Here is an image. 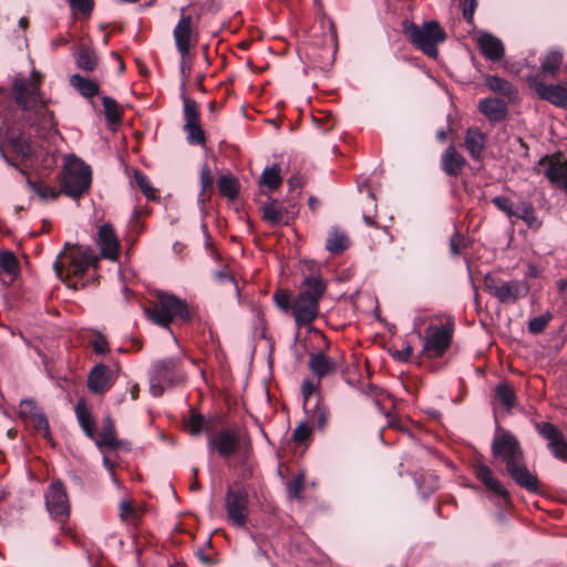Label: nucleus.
Returning a JSON list of instances; mask_svg holds the SVG:
<instances>
[{
  "instance_id": "nucleus-1",
  "label": "nucleus",
  "mask_w": 567,
  "mask_h": 567,
  "mask_svg": "<svg viewBox=\"0 0 567 567\" xmlns=\"http://www.w3.org/2000/svg\"><path fill=\"white\" fill-rule=\"evenodd\" d=\"M492 455L504 462L507 474L519 487L534 494L539 492V480L527 467L519 440L499 425H496L492 441Z\"/></svg>"
},
{
  "instance_id": "nucleus-2",
  "label": "nucleus",
  "mask_w": 567,
  "mask_h": 567,
  "mask_svg": "<svg viewBox=\"0 0 567 567\" xmlns=\"http://www.w3.org/2000/svg\"><path fill=\"white\" fill-rule=\"evenodd\" d=\"M324 291V281L318 276H309L293 299L288 290L277 289L272 300L284 313L292 315L297 327L301 328L310 326L318 318L319 301Z\"/></svg>"
},
{
  "instance_id": "nucleus-3",
  "label": "nucleus",
  "mask_w": 567,
  "mask_h": 567,
  "mask_svg": "<svg viewBox=\"0 0 567 567\" xmlns=\"http://www.w3.org/2000/svg\"><path fill=\"white\" fill-rule=\"evenodd\" d=\"M152 306L145 309V315L153 323L168 328L175 320L187 322L192 313L187 302L174 293L157 290Z\"/></svg>"
},
{
  "instance_id": "nucleus-4",
  "label": "nucleus",
  "mask_w": 567,
  "mask_h": 567,
  "mask_svg": "<svg viewBox=\"0 0 567 567\" xmlns=\"http://www.w3.org/2000/svg\"><path fill=\"white\" fill-rule=\"evenodd\" d=\"M59 181L62 194L78 200L89 192L92 183V172L90 166L81 158L69 155L65 158Z\"/></svg>"
},
{
  "instance_id": "nucleus-5",
  "label": "nucleus",
  "mask_w": 567,
  "mask_h": 567,
  "mask_svg": "<svg viewBox=\"0 0 567 567\" xmlns=\"http://www.w3.org/2000/svg\"><path fill=\"white\" fill-rule=\"evenodd\" d=\"M402 30L408 40L424 54L436 58L437 45L446 39V33L435 20L417 25L412 21L404 20Z\"/></svg>"
},
{
  "instance_id": "nucleus-6",
  "label": "nucleus",
  "mask_w": 567,
  "mask_h": 567,
  "mask_svg": "<svg viewBox=\"0 0 567 567\" xmlns=\"http://www.w3.org/2000/svg\"><path fill=\"white\" fill-rule=\"evenodd\" d=\"M43 75L37 70H32L30 79L22 74H17L12 81V94L16 103L24 111H33L43 103V93L41 84Z\"/></svg>"
},
{
  "instance_id": "nucleus-7",
  "label": "nucleus",
  "mask_w": 567,
  "mask_h": 567,
  "mask_svg": "<svg viewBox=\"0 0 567 567\" xmlns=\"http://www.w3.org/2000/svg\"><path fill=\"white\" fill-rule=\"evenodd\" d=\"M454 320L447 318L441 326H430L425 330L423 353L430 359L441 358L452 343Z\"/></svg>"
},
{
  "instance_id": "nucleus-8",
  "label": "nucleus",
  "mask_w": 567,
  "mask_h": 567,
  "mask_svg": "<svg viewBox=\"0 0 567 567\" xmlns=\"http://www.w3.org/2000/svg\"><path fill=\"white\" fill-rule=\"evenodd\" d=\"M248 493L241 483H235L226 492L225 507L228 522L236 527H244L249 514Z\"/></svg>"
},
{
  "instance_id": "nucleus-9",
  "label": "nucleus",
  "mask_w": 567,
  "mask_h": 567,
  "mask_svg": "<svg viewBox=\"0 0 567 567\" xmlns=\"http://www.w3.org/2000/svg\"><path fill=\"white\" fill-rule=\"evenodd\" d=\"M45 506L56 522L64 524L69 519L70 503L62 482L55 481L50 484L45 493Z\"/></svg>"
},
{
  "instance_id": "nucleus-10",
  "label": "nucleus",
  "mask_w": 567,
  "mask_h": 567,
  "mask_svg": "<svg viewBox=\"0 0 567 567\" xmlns=\"http://www.w3.org/2000/svg\"><path fill=\"white\" fill-rule=\"evenodd\" d=\"M62 257L63 252L60 254L59 258L53 264V268L59 278H63L64 275L65 277L83 276L91 266L97 262V257L90 249L72 256L68 266H64L61 260Z\"/></svg>"
},
{
  "instance_id": "nucleus-11",
  "label": "nucleus",
  "mask_w": 567,
  "mask_h": 567,
  "mask_svg": "<svg viewBox=\"0 0 567 567\" xmlns=\"http://www.w3.org/2000/svg\"><path fill=\"white\" fill-rule=\"evenodd\" d=\"M484 287L502 303H515L523 296V286L517 280L499 281L492 275H486Z\"/></svg>"
},
{
  "instance_id": "nucleus-12",
  "label": "nucleus",
  "mask_w": 567,
  "mask_h": 567,
  "mask_svg": "<svg viewBox=\"0 0 567 567\" xmlns=\"http://www.w3.org/2000/svg\"><path fill=\"white\" fill-rule=\"evenodd\" d=\"M186 8L181 9V18L174 29V40L176 49L183 61L190 51V48L197 43V33L193 28V19L186 16Z\"/></svg>"
},
{
  "instance_id": "nucleus-13",
  "label": "nucleus",
  "mask_w": 567,
  "mask_h": 567,
  "mask_svg": "<svg viewBox=\"0 0 567 567\" xmlns=\"http://www.w3.org/2000/svg\"><path fill=\"white\" fill-rule=\"evenodd\" d=\"M240 447L239 433L235 429H221L208 437L209 451H215L220 457L227 460L235 455Z\"/></svg>"
},
{
  "instance_id": "nucleus-14",
  "label": "nucleus",
  "mask_w": 567,
  "mask_h": 567,
  "mask_svg": "<svg viewBox=\"0 0 567 567\" xmlns=\"http://www.w3.org/2000/svg\"><path fill=\"white\" fill-rule=\"evenodd\" d=\"M184 131L187 134V142L189 144L205 145L206 136L199 124L198 105L194 100L186 99L184 101Z\"/></svg>"
},
{
  "instance_id": "nucleus-15",
  "label": "nucleus",
  "mask_w": 567,
  "mask_h": 567,
  "mask_svg": "<svg viewBox=\"0 0 567 567\" xmlns=\"http://www.w3.org/2000/svg\"><path fill=\"white\" fill-rule=\"evenodd\" d=\"M535 429L548 442L551 454L560 461H567V442L563 432L550 422L536 423Z\"/></svg>"
},
{
  "instance_id": "nucleus-16",
  "label": "nucleus",
  "mask_w": 567,
  "mask_h": 567,
  "mask_svg": "<svg viewBox=\"0 0 567 567\" xmlns=\"http://www.w3.org/2000/svg\"><path fill=\"white\" fill-rule=\"evenodd\" d=\"M8 141V144L12 147L13 152L22 158H29L32 155L31 143L23 138L21 135L11 130L7 122L0 123V155L9 164H11L9 157L4 153L3 141Z\"/></svg>"
},
{
  "instance_id": "nucleus-17",
  "label": "nucleus",
  "mask_w": 567,
  "mask_h": 567,
  "mask_svg": "<svg viewBox=\"0 0 567 567\" xmlns=\"http://www.w3.org/2000/svg\"><path fill=\"white\" fill-rule=\"evenodd\" d=\"M529 86L537 95L555 106L567 109V89L560 84H546L539 76L529 78Z\"/></svg>"
},
{
  "instance_id": "nucleus-18",
  "label": "nucleus",
  "mask_w": 567,
  "mask_h": 567,
  "mask_svg": "<svg viewBox=\"0 0 567 567\" xmlns=\"http://www.w3.org/2000/svg\"><path fill=\"white\" fill-rule=\"evenodd\" d=\"M96 244L102 258L110 261L118 260L121 243L112 225L104 224L100 227Z\"/></svg>"
},
{
  "instance_id": "nucleus-19",
  "label": "nucleus",
  "mask_w": 567,
  "mask_h": 567,
  "mask_svg": "<svg viewBox=\"0 0 567 567\" xmlns=\"http://www.w3.org/2000/svg\"><path fill=\"white\" fill-rule=\"evenodd\" d=\"M262 219L271 227L288 225L295 219L297 212L295 205L288 208L280 204L278 199H271L262 205Z\"/></svg>"
},
{
  "instance_id": "nucleus-20",
  "label": "nucleus",
  "mask_w": 567,
  "mask_h": 567,
  "mask_svg": "<svg viewBox=\"0 0 567 567\" xmlns=\"http://www.w3.org/2000/svg\"><path fill=\"white\" fill-rule=\"evenodd\" d=\"M538 165L545 167L544 175L553 185L559 186L567 178V157L559 152L542 157Z\"/></svg>"
},
{
  "instance_id": "nucleus-21",
  "label": "nucleus",
  "mask_w": 567,
  "mask_h": 567,
  "mask_svg": "<svg viewBox=\"0 0 567 567\" xmlns=\"http://www.w3.org/2000/svg\"><path fill=\"white\" fill-rule=\"evenodd\" d=\"M115 382L112 370L103 363L95 364L87 377V388L95 394L107 392Z\"/></svg>"
},
{
  "instance_id": "nucleus-22",
  "label": "nucleus",
  "mask_w": 567,
  "mask_h": 567,
  "mask_svg": "<svg viewBox=\"0 0 567 567\" xmlns=\"http://www.w3.org/2000/svg\"><path fill=\"white\" fill-rule=\"evenodd\" d=\"M342 359H332L323 352L311 353L308 365L318 379L333 375L342 367Z\"/></svg>"
},
{
  "instance_id": "nucleus-23",
  "label": "nucleus",
  "mask_w": 567,
  "mask_h": 567,
  "mask_svg": "<svg viewBox=\"0 0 567 567\" xmlns=\"http://www.w3.org/2000/svg\"><path fill=\"white\" fill-rule=\"evenodd\" d=\"M474 473L476 477L495 495L502 497L506 503L511 502V494L499 480L494 477L489 466L483 462L474 464Z\"/></svg>"
},
{
  "instance_id": "nucleus-24",
  "label": "nucleus",
  "mask_w": 567,
  "mask_h": 567,
  "mask_svg": "<svg viewBox=\"0 0 567 567\" xmlns=\"http://www.w3.org/2000/svg\"><path fill=\"white\" fill-rule=\"evenodd\" d=\"M486 144L487 136L478 127L471 126L466 130L464 136V148L473 161L481 162L483 159Z\"/></svg>"
},
{
  "instance_id": "nucleus-25",
  "label": "nucleus",
  "mask_w": 567,
  "mask_h": 567,
  "mask_svg": "<svg viewBox=\"0 0 567 567\" xmlns=\"http://www.w3.org/2000/svg\"><path fill=\"white\" fill-rule=\"evenodd\" d=\"M441 168L450 177H457L467 165L466 158L450 145L441 155Z\"/></svg>"
},
{
  "instance_id": "nucleus-26",
  "label": "nucleus",
  "mask_w": 567,
  "mask_h": 567,
  "mask_svg": "<svg viewBox=\"0 0 567 567\" xmlns=\"http://www.w3.org/2000/svg\"><path fill=\"white\" fill-rule=\"evenodd\" d=\"M477 45L484 58L489 61H499L505 55L502 40L491 33L481 34L477 39Z\"/></svg>"
},
{
  "instance_id": "nucleus-27",
  "label": "nucleus",
  "mask_w": 567,
  "mask_h": 567,
  "mask_svg": "<svg viewBox=\"0 0 567 567\" xmlns=\"http://www.w3.org/2000/svg\"><path fill=\"white\" fill-rule=\"evenodd\" d=\"M478 109L491 122H501L508 114L507 103L503 99H484L480 102Z\"/></svg>"
},
{
  "instance_id": "nucleus-28",
  "label": "nucleus",
  "mask_w": 567,
  "mask_h": 567,
  "mask_svg": "<svg viewBox=\"0 0 567 567\" xmlns=\"http://www.w3.org/2000/svg\"><path fill=\"white\" fill-rule=\"evenodd\" d=\"M145 509L133 501L123 499L118 504V516L122 523L136 528L144 516Z\"/></svg>"
},
{
  "instance_id": "nucleus-29",
  "label": "nucleus",
  "mask_w": 567,
  "mask_h": 567,
  "mask_svg": "<svg viewBox=\"0 0 567 567\" xmlns=\"http://www.w3.org/2000/svg\"><path fill=\"white\" fill-rule=\"evenodd\" d=\"M351 245V240L346 230L339 227H332L327 235L326 249L333 255H340Z\"/></svg>"
},
{
  "instance_id": "nucleus-30",
  "label": "nucleus",
  "mask_w": 567,
  "mask_h": 567,
  "mask_svg": "<svg viewBox=\"0 0 567 567\" xmlns=\"http://www.w3.org/2000/svg\"><path fill=\"white\" fill-rule=\"evenodd\" d=\"M95 444L102 447H109L117 450L122 446V442L117 439L114 421L111 416H105L103 420L102 432L99 439L95 440Z\"/></svg>"
},
{
  "instance_id": "nucleus-31",
  "label": "nucleus",
  "mask_w": 567,
  "mask_h": 567,
  "mask_svg": "<svg viewBox=\"0 0 567 567\" xmlns=\"http://www.w3.org/2000/svg\"><path fill=\"white\" fill-rule=\"evenodd\" d=\"M75 415H76L78 422H79L82 431L85 433V435L89 439L94 440L95 439V432H94L95 422L92 416L91 410L87 406V403L84 399H81L78 401V403L75 405Z\"/></svg>"
},
{
  "instance_id": "nucleus-32",
  "label": "nucleus",
  "mask_w": 567,
  "mask_h": 567,
  "mask_svg": "<svg viewBox=\"0 0 567 567\" xmlns=\"http://www.w3.org/2000/svg\"><path fill=\"white\" fill-rule=\"evenodd\" d=\"M181 365L177 358H166L157 361L154 365V372L158 380L172 383Z\"/></svg>"
},
{
  "instance_id": "nucleus-33",
  "label": "nucleus",
  "mask_w": 567,
  "mask_h": 567,
  "mask_svg": "<svg viewBox=\"0 0 567 567\" xmlns=\"http://www.w3.org/2000/svg\"><path fill=\"white\" fill-rule=\"evenodd\" d=\"M485 84L492 92L506 97L508 101H513L517 97V90L514 85L499 76H486Z\"/></svg>"
},
{
  "instance_id": "nucleus-34",
  "label": "nucleus",
  "mask_w": 567,
  "mask_h": 567,
  "mask_svg": "<svg viewBox=\"0 0 567 567\" xmlns=\"http://www.w3.org/2000/svg\"><path fill=\"white\" fill-rule=\"evenodd\" d=\"M564 54L559 50L547 52L540 60V71L545 75L556 76L560 70Z\"/></svg>"
},
{
  "instance_id": "nucleus-35",
  "label": "nucleus",
  "mask_w": 567,
  "mask_h": 567,
  "mask_svg": "<svg viewBox=\"0 0 567 567\" xmlns=\"http://www.w3.org/2000/svg\"><path fill=\"white\" fill-rule=\"evenodd\" d=\"M70 84L84 97H94L100 93V86L95 81L80 74L71 75Z\"/></svg>"
},
{
  "instance_id": "nucleus-36",
  "label": "nucleus",
  "mask_w": 567,
  "mask_h": 567,
  "mask_svg": "<svg viewBox=\"0 0 567 567\" xmlns=\"http://www.w3.org/2000/svg\"><path fill=\"white\" fill-rule=\"evenodd\" d=\"M281 183V169L278 164H274L272 166L266 167L262 171L259 181L260 186H264L268 190L274 192L280 187Z\"/></svg>"
},
{
  "instance_id": "nucleus-37",
  "label": "nucleus",
  "mask_w": 567,
  "mask_h": 567,
  "mask_svg": "<svg viewBox=\"0 0 567 567\" xmlns=\"http://www.w3.org/2000/svg\"><path fill=\"white\" fill-rule=\"evenodd\" d=\"M97 55L95 51L87 47H81L75 53V62L78 68L84 71H93L97 66Z\"/></svg>"
},
{
  "instance_id": "nucleus-38",
  "label": "nucleus",
  "mask_w": 567,
  "mask_h": 567,
  "mask_svg": "<svg viewBox=\"0 0 567 567\" xmlns=\"http://www.w3.org/2000/svg\"><path fill=\"white\" fill-rule=\"evenodd\" d=\"M514 216L524 220L532 229L537 230L542 226V221L537 218L535 208L529 203H520Z\"/></svg>"
},
{
  "instance_id": "nucleus-39",
  "label": "nucleus",
  "mask_w": 567,
  "mask_h": 567,
  "mask_svg": "<svg viewBox=\"0 0 567 567\" xmlns=\"http://www.w3.org/2000/svg\"><path fill=\"white\" fill-rule=\"evenodd\" d=\"M495 396L506 410L513 409L517 403V396L514 389L505 382L499 383L495 388Z\"/></svg>"
},
{
  "instance_id": "nucleus-40",
  "label": "nucleus",
  "mask_w": 567,
  "mask_h": 567,
  "mask_svg": "<svg viewBox=\"0 0 567 567\" xmlns=\"http://www.w3.org/2000/svg\"><path fill=\"white\" fill-rule=\"evenodd\" d=\"M218 189L220 195L228 199H235L239 193V182L231 175H223L218 179Z\"/></svg>"
},
{
  "instance_id": "nucleus-41",
  "label": "nucleus",
  "mask_w": 567,
  "mask_h": 567,
  "mask_svg": "<svg viewBox=\"0 0 567 567\" xmlns=\"http://www.w3.org/2000/svg\"><path fill=\"white\" fill-rule=\"evenodd\" d=\"M32 112H34L35 120L32 122V124L39 123L44 128H53L55 124L54 114L52 111L48 109V102L45 97H43V103L41 105H38L37 109H34Z\"/></svg>"
},
{
  "instance_id": "nucleus-42",
  "label": "nucleus",
  "mask_w": 567,
  "mask_h": 567,
  "mask_svg": "<svg viewBox=\"0 0 567 567\" xmlns=\"http://www.w3.org/2000/svg\"><path fill=\"white\" fill-rule=\"evenodd\" d=\"M0 269L11 278L19 274V261L13 252L0 250Z\"/></svg>"
},
{
  "instance_id": "nucleus-43",
  "label": "nucleus",
  "mask_w": 567,
  "mask_h": 567,
  "mask_svg": "<svg viewBox=\"0 0 567 567\" xmlns=\"http://www.w3.org/2000/svg\"><path fill=\"white\" fill-rule=\"evenodd\" d=\"M29 185L32 192L37 194V196L43 202L54 200L62 193L61 188L56 189L55 187L47 185L42 182H30Z\"/></svg>"
},
{
  "instance_id": "nucleus-44",
  "label": "nucleus",
  "mask_w": 567,
  "mask_h": 567,
  "mask_svg": "<svg viewBox=\"0 0 567 567\" xmlns=\"http://www.w3.org/2000/svg\"><path fill=\"white\" fill-rule=\"evenodd\" d=\"M134 179L136 185L147 199L155 200L158 198V190L152 186L148 177L143 172L136 169L134 172Z\"/></svg>"
},
{
  "instance_id": "nucleus-45",
  "label": "nucleus",
  "mask_w": 567,
  "mask_h": 567,
  "mask_svg": "<svg viewBox=\"0 0 567 567\" xmlns=\"http://www.w3.org/2000/svg\"><path fill=\"white\" fill-rule=\"evenodd\" d=\"M206 426V419L203 414L190 411L188 419L184 420V427L192 434L198 435Z\"/></svg>"
},
{
  "instance_id": "nucleus-46",
  "label": "nucleus",
  "mask_w": 567,
  "mask_h": 567,
  "mask_svg": "<svg viewBox=\"0 0 567 567\" xmlns=\"http://www.w3.org/2000/svg\"><path fill=\"white\" fill-rule=\"evenodd\" d=\"M311 420L316 423L319 431H324L330 420L329 408L322 403H317L313 409Z\"/></svg>"
},
{
  "instance_id": "nucleus-47",
  "label": "nucleus",
  "mask_w": 567,
  "mask_h": 567,
  "mask_svg": "<svg viewBox=\"0 0 567 567\" xmlns=\"http://www.w3.org/2000/svg\"><path fill=\"white\" fill-rule=\"evenodd\" d=\"M28 423H30L33 426V429L39 434H41L44 439L51 437V430H50L49 421L42 412H39Z\"/></svg>"
},
{
  "instance_id": "nucleus-48",
  "label": "nucleus",
  "mask_w": 567,
  "mask_h": 567,
  "mask_svg": "<svg viewBox=\"0 0 567 567\" xmlns=\"http://www.w3.org/2000/svg\"><path fill=\"white\" fill-rule=\"evenodd\" d=\"M105 116L110 123H116L121 120V112L115 100L109 96L102 99Z\"/></svg>"
},
{
  "instance_id": "nucleus-49",
  "label": "nucleus",
  "mask_w": 567,
  "mask_h": 567,
  "mask_svg": "<svg viewBox=\"0 0 567 567\" xmlns=\"http://www.w3.org/2000/svg\"><path fill=\"white\" fill-rule=\"evenodd\" d=\"M553 315L550 312H546L539 317H535L528 322V331L533 334H538L543 332L551 320Z\"/></svg>"
},
{
  "instance_id": "nucleus-50",
  "label": "nucleus",
  "mask_w": 567,
  "mask_h": 567,
  "mask_svg": "<svg viewBox=\"0 0 567 567\" xmlns=\"http://www.w3.org/2000/svg\"><path fill=\"white\" fill-rule=\"evenodd\" d=\"M39 412H41V410L33 400H22L19 405V415L27 422H29Z\"/></svg>"
},
{
  "instance_id": "nucleus-51",
  "label": "nucleus",
  "mask_w": 567,
  "mask_h": 567,
  "mask_svg": "<svg viewBox=\"0 0 567 567\" xmlns=\"http://www.w3.org/2000/svg\"><path fill=\"white\" fill-rule=\"evenodd\" d=\"M311 429L305 423L301 422L292 433V441L298 444L307 443L311 437Z\"/></svg>"
},
{
  "instance_id": "nucleus-52",
  "label": "nucleus",
  "mask_w": 567,
  "mask_h": 567,
  "mask_svg": "<svg viewBox=\"0 0 567 567\" xmlns=\"http://www.w3.org/2000/svg\"><path fill=\"white\" fill-rule=\"evenodd\" d=\"M215 278L220 285H228L238 293V285L229 270L223 269L217 271Z\"/></svg>"
},
{
  "instance_id": "nucleus-53",
  "label": "nucleus",
  "mask_w": 567,
  "mask_h": 567,
  "mask_svg": "<svg viewBox=\"0 0 567 567\" xmlns=\"http://www.w3.org/2000/svg\"><path fill=\"white\" fill-rule=\"evenodd\" d=\"M492 203L502 212H504L507 216L512 217L515 215V210L513 209V204L508 197L505 196H496L492 199Z\"/></svg>"
},
{
  "instance_id": "nucleus-54",
  "label": "nucleus",
  "mask_w": 567,
  "mask_h": 567,
  "mask_svg": "<svg viewBox=\"0 0 567 567\" xmlns=\"http://www.w3.org/2000/svg\"><path fill=\"white\" fill-rule=\"evenodd\" d=\"M463 17L468 23H473L477 0H460Z\"/></svg>"
},
{
  "instance_id": "nucleus-55",
  "label": "nucleus",
  "mask_w": 567,
  "mask_h": 567,
  "mask_svg": "<svg viewBox=\"0 0 567 567\" xmlns=\"http://www.w3.org/2000/svg\"><path fill=\"white\" fill-rule=\"evenodd\" d=\"M287 488L290 497L299 498L303 489V477L301 475L297 476L288 483Z\"/></svg>"
},
{
  "instance_id": "nucleus-56",
  "label": "nucleus",
  "mask_w": 567,
  "mask_h": 567,
  "mask_svg": "<svg viewBox=\"0 0 567 567\" xmlns=\"http://www.w3.org/2000/svg\"><path fill=\"white\" fill-rule=\"evenodd\" d=\"M91 346L96 354H105L110 351L109 342L102 334H97L95 339L91 341Z\"/></svg>"
},
{
  "instance_id": "nucleus-57",
  "label": "nucleus",
  "mask_w": 567,
  "mask_h": 567,
  "mask_svg": "<svg viewBox=\"0 0 567 567\" xmlns=\"http://www.w3.org/2000/svg\"><path fill=\"white\" fill-rule=\"evenodd\" d=\"M199 178H200V185H202V194H204L207 189L212 190L213 177H212V172L207 165H204L202 167Z\"/></svg>"
},
{
  "instance_id": "nucleus-58",
  "label": "nucleus",
  "mask_w": 567,
  "mask_h": 567,
  "mask_svg": "<svg viewBox=\"0 0 567 567\" xmlns=\"http://www.w3.org/2000/svg\"><path fill=\"white\" fill-rule=\"evenodd\" d=\"M71 7L82 13H91L93 8L92 0H70Z\"/></svg>"
},
{
  "instance_id": "nucleus-59",
  "label": "nucleus",
  "mask_w": 567,
  "mask_h": 567,
  "mask_svg": "<svg viewBox=\"0 0 567 567\" xmlns=\"http://www.w3.org/2000/svg\"><path fill=\"white\" fill-rule=\"evenodd\" d=\"M318 384H315L311 380H305L301 384V392L303 396L305 403L309 400V398L316 392Z\"/></svg>"
},
{
  "instance_id": "nucleus-60",
  "label": "nucleus",
  "mask_w": 567,
  "mask_h": 567,
  "mask_svg": "<svg viewBox=\"0 0 567 567\" xmlns=\"http://www.w3.org/2000/svg\"><path fill=\"white\" fill-rule=\"evenodd\" d=\"M287 184L291 192L296 189H301L302 186L305 185V178L299 174H295L291 177H289Z\"/></svg>"
},
{
  "instance_id": "nucleus-61",
  "label": "nucleus",
  "mask_w": 567,
  "mask_h": 567,
  "mask_svg": "<svg viewBox=\"0 0 567 567\" xmlns=\"http://www.w3.org/2000/svg\"><path fill=\"white\" fill-rule=\"evenodd\" d=\"M412 354H413V348L410 344H408L401 351H396L394 353V358L398 361L405 362L411 358Z\"/></svg>"
},
{
  "instance_id": "nucleus-62",
  "label": "nucleus",
  "mask_w": 567,
  "mask_h": 567,
  "mask_svg": "<svg viewBox=\"0 0 567 567\" xmlns=\"http://www.w3.org/2000/svg\"><path fill=\"white\" fill-rule=\"evenodd\" d=\"M73 277L74 276L65 277V275H64L63 278H61V279L68 285V287L72 288L74 290H78L80 287L84 286V284L79 285L78 281L73 280Z\"/></svg>"
},
{
  "instance_id": "nucleus-63",
  "label": "nucleus",
  "mask_w": 567,
  "mask_h": 567,
  "mask_svg": "<svg viewBox=\"0 0 567 567\" xmlns=\"http://www.w3.org/2000/svg\"><path fill=\"white\" fill-rule=\"evenodd\" d=\"M308 206L310 210L315 213L320 206V200L315 196H310L308 199Z\"/></svg>"
},
{
  "instance_id": "nucleus-64",
  "label": "nucleus",
  "mask_w": 567,
  "mask_h": 567,
  "mask_svg": "<svg viewBox=\"0 0 567 567\" xmlns=\"http://www.w3.org/2000/svg\"><path fill=\"white\" fill-rule=\"evenodd\" d=\"M197 556L198 558L204 561L205 564L207 565H212L214 564V559H212L209 556L205 555L204 550L203 549H198L197 551Z\"/></svg>"
}]
</instances>
